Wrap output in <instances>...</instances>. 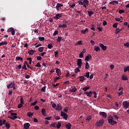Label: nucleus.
<instances>
[{"mask_svg": "<svg viewBox=\"0 0 129 129\" xmlns=\"http://www.w3.org/2000/svg\"><path fill=\"white\" fill-rule=\"evenodd\" d=\"M107 119L108 123H110V124H111L112 125H113L115 123H117V121L114 120L113 116H109Z\"/></svg>", "mask_w": 129, "mask_h": 129, "instance_id": "1", "label": "nucleus"}, {"mask_svg": "<svg viewBox=\"0 0 129 129\" xmlns=\"http://www.w3.org/2000/svg\"><path fill=\"white\" fill-rule=\"evenodd\" d=\"M61 116L63 117V118H64V119L67 120L68 118V114L66 113V112L64 111H61L60 114Z\"/></svg>", "mask_w": 129, "mask_h": 129, "instance_id": "2", "label": "nucleus"}, {"mask_svg": "<svg viewBox=\"0 0 129 129\" xmlns=\"http://www.w3.org/2000/svg\"><path fill=\"white\" fill-rule=\"evenodd\" d=\"M104 122V119H100L99 121H97L96 122V125H97L98 126H101L102 125H103Z\"/></svg>", "mask_w": 129, "mask_h": 129, "instance_id": "3", "label": "nucleus"}, {"mask_svg": "<svg viewBox=\"0 0 129 129\" xmlns=\"http://www.w3.org/2000/svg\"><path fill=\"white\" fill-rule=\"evenodd\" d=\"M62 106L61 103H57L56 107L55 108L56 110H62Z\"/></svg>", "mask_w": 129, "mask_h": 129, "instance_id": "4", "label": "nucleus"}, {"mask_svg": "<svg viewBox=\"0 0 129 129\" xmlns=\"http://www.w3.org/2000/svg\"><path fill=\"white\" fill-rule=\"evenodd\" d=\"M11 116H13V117H10V118H11L12 119H15L16 118H17V113H16V112H11Z\"/></svg>", "mask_w": 129, "mask_h": 129, "instance_id": "5", "label": "nucleus"}, {"mask_svg": "<svg viewBox=\"0 0 129 129\" xmlns=\"http://www.w3.org/2000/svg\"><path fill=\"white\" fill-rule=\"evenodd\" d=\"M77 65L79 68H81L82 65V59H78Z\"/></svg>", "mask_w": 129, "mask_h": 129, "instance_id": "6", "label": "nucleus"}, {"mask_svg": "<svg viewBox=\"0 0 129 129\" xmlns=\"http://www.w3.org/2000/svg\"><path fill=\"white\" fill-rule=\"evenodd\" d=\"M7 32H11V34H12V36H14L15 35V31L14 28H10V29H9V30H8Z\"/></svg>", "mask_w": 129, "mask_h": 129, "instance_id": "7", "label": "nucleus"}, {"mask_svg": "<svg viewBox=\"0 0 129 129\" xmlns=\"http://www.w3.org/2000/svg\"><path fill=\"white\" fill-rule=\"evenodd\" d=\"M62 14H56L55 17H54V19L56 20H59V19H60L62 18Z\"/></svg>", "mask_w": 129, "mask_h": 129, "instance_id": "8", "label": "nucleus"}, {"mask_svg": "<svg viewBox=\"0 0 129 129\" xmlns=\"http://www.w3.org/2000/svg\"><path fill=\"white\" fill-rule=\"evenodd\" d=\"M99 114L100 115H102V116H103V117L106 118L107 116V114L106 112H105V111H100Z\"/></svg>", "mask_w": 129, "mask_h": 129, "instance_id": "9", "label": "nucleus"}, {"mask_svg": "<svg viewBox=\"0 0 129 129\" xmlns=\"http://www.w3.org/2000/svg\"><path fill=\"white\" fill-rule=\"evenodd\" d=\"M66 127L68 129H71L72 127V124L71 122H67L65 123Z\"/></svg>", "mask_w": 129, "mask_h": 129, "instance_id": "10", "label": "nucleus"}, {"mask_svg": "<svg viewBox=\"0 0 129 129\" xmlns=\"http://www.w3.org/2000/svg\"><path fill=\"white\" fill-rule=\"evenodd\" d=\"M85 93L87 96H89V97H91L93 94V91H87L86 92H85Z\"/></svg>", "mask_w": 129, "mask_h": 129, "instance_id": "11", "label": "nucleus"}, {"mask_svg": "<svg viewBox=\"0 0 129 129\" xmlns=\"http://www.w3.org/2000/svg\"><path fill=\"white\" fill-rule=\"evenodd\" d=\"M122 105L124 107L127 108L129 107V102H128V101H124L122 103Z\"/></svg>", "mask_w": 129, "mask_h": 129, "instance_id": "12", "label": "nucleus"}, {"mask_svg": "<svg viewBox=\"0 0 129 129\" xmlns=\"http://www.w3.org/2000/svg\"><path fill=\"white\" fill-rule=\"evenodd\" d=\"M89 1L88 0H84V8H87V6H88Z\"/></svg>", "mask_w": 129, "mask_h": 129, "instance_id": "13", "label": "nucleus"}, {"mask_svg": "<svg viewBox=\"0 0 129 129\" xmlns=\"http://www.w3.org/2000/svg\"><path fill=\"white\" fill-rule=\"evenodd\" d=\"M63 7V5H61V4H57L56 6V9L57 11H59L60 9Z\"/></svg>", "mask_w": 129, "mask_h": 129, "instance_id": "14", "label": "nucleus"}, {"mask_svg": "<svg viewBox=\"0 0 129 129\" xmlns=\"http://www.w3.org/2000/svg\"><path fill=\"white\" fill-rule=\"evenodd\" d=\"M41 113H42V115L46 116L47 112H46V110L45 108H42Z\"/></svg>", "mask_w": 129, "mask_h": 129, "instance_id": "15", "label": "nucleus"}, {"mask_svg": "<svg viewBox=\"0 0 129 129\" xmlns=\"http://www.w3.org/2000/svg\"><path fill=\"white\" fill-rule=\"evenodd\" d=\"M110 5H118V1H117V0H113V1H110L109 2Z\"/></svg>", "mask_w": 129, "mask_h": 129, "instance_id": "16", "label": "nucleus"}, {"mask_svg": "<svg viewBox=\"0 0 129 129\" xmlns=\"http://www.w3.org/2000/svg\"><path fill=\"white\" fill-rule=\"evenodd\" d=\"M30 126V123H29V122H26L24 124V128H26V129L29 128Z\"/></svg>", "mask_w": 129, "mask_h": 129, "instance_id": "17", "label": "nucleus"}, {"mask_svg": "<svg viewBox=\"0 0 129 129\" xmlns=\"http://www.w3.org/2000/svg\"><path fill=\"white\" fill-rule=\"evenodd\" d=\"M99 46L100 47H101V48H102V50H103L104 51H105L107 49L106 46H104L103 44L100 43Z\"/></svg>", "mask_w": 129, "mask_h": 129, "instance_id": "18", "label": "nucleus"}, {"mask_svg": "<svg viewBox=\"0 0 129 129\" xmlns=\"http://www.w3.org/2000/svg\"><path fill=\"white\" fill-rule=\"evenodd\" d=\"M56 73H57L58 76H60L61 74V70L60 69H59V68H56Z\"/></svg>", "mask_w": 129, "mask_h": 129, "instance_id": "19", "label": "nucleus"}, {"mask_svg": "<svg viewBox=\"0 0 129 129\" xmlns=\"http://www.w3.org/2000/svg\"><path fill=\"white\" fill-rule=\"evenodd\" d=\"M64 39L62 37L58 36L57 37V38L56 39V42L60 43L61 41H63Z\"/></svg>", "mask_w": 129, "mask_h": 129, "instance_id": "20", "label": "nucleus"}, {"mask_svg": "<svg viewBox=\"0 0 129 129\" xmlns=\"http://www.w3.org/2000/svg\"><path fill=\"white\" fill-rule=\"evenodd\" d=\"M81 32L82 34H87L89 32V29L87 28L85 30H82Z\"/></svg>", "mask_w": 129, "mask_h": 129, "instance_id": "21", "label": "nucleus"}, {"mask_svg": "<svg viewBox=\"0 0 129 129\" xmlns=\"http://www.w3.org/2000/svg\"><path fill=\"white\" fill-rule=\"evenodd\" d=\"M92 58V57L91 55H88V56H86L85 61H89V60Z\"/></svg>", "mask_w": 129, "mask_h": 129, "instance_id": "22", "label": "nucleus"}, {"mask_svg": "<svg viewBox=\"0 0 129 129\" xmlns=\"http://www.w3.org/2000/svg\"><path fill=\"white\" fill-rule=\"evenodd\" d=\"M77 89L76 88V87L75 86L72 87V89H70V92H76V91H77Z\"/></svg>", "mask_w": 129, "mask_h": 129, "instance_id": "23", "label": "nucleus"}, {"mask_svg": "<svg viewBox=\"0 0 129 129\" xmlns=\"http://www.w3.org/2000/svg\"><path fill=\"white\" fill-rule=\"evenodd\" d=\"M36 52V51H35V50H30L28 51V54H29V55H33Z\"/></svg>", "mask_w": 129, "mask_h": 129, "instance_id": "24", "label": "nucleus"}, {"mask_svg": "<svg viewBox=\"0 0 129 129\" xmlns=\"http://www.w3.org/2000/svg\"><path fill=\"white\" fill-rule=\"evenodd\" d=\"M94 49L95 50V51H96V52H99V51H100V48H99V47H98V46H95L94 47Z\"/></svg>", "mask_w": 129, "mask_h": 129, "instance_id": "25", "label": "nucleus"}, {"mask_svg": "<svg viewBox=\"0 0 129 129\" xmlns=\"http://www.w3.org/2000/svg\"><path fill=\"white\" fill-rule=\"evenodd\" d=\"M121 80H128V76H127L126 75H122L121 77Z\"/></svg>", "mask_w": 129, "mask_h": 129, "instance_id": "26", "label": "nucleus"}, {"mask_svg": "<svg viewBox=\"0 0 129 129\" xmlns=\"http://www.w3.org/2000/svg\"><path fill=\"white\" fill-rule=\"evenodd\" d=\"M6 122V119H4L3 121L2 119H0V125L1 126L3 125V124H5Z\"/></svg>", "mask_w": 129, "mask_h": 129, "instance_id": "27", "label": "nucleus"}, {"mask_svg": "<svg viewBox=\"0 0 129 129\" xmlns=\"http://www.w3.org/2000/svg\"><path fill=\"white\" fill-rule=\"evenodd\" d=\"M88 13L89 17H92V16L94 14V12H92V11H88Z\"/></svg>", "mask_w": 129, "mask_h": 129, "instance_id": "28", "label": "nucleus"}, {"mask_svg": "<svg viewBox=\"0 0 129 129\" xmlns=\"http://www.w3.org/2000/svg\"><path fill=\"white\" fill-rule=\"evenodd\" d=\"M59 28H67V25L63 24V25H61V24L60 25H59L58 26Z\"/></svg>", "mask_w": 129, "mask_h": 129, "instance_id": "29", "label": "nucleus"}, {"mask_svg": "<svg viewBox=\"0 0 129 129\" xmlns=\"http://www.w3.org/2000/svg\"><path fill=\"white\" fill-rule=\"evenodd\" d=\"M84 0H79L78 1V4L80 5L81 6H84Z\"/></svg>", "mask_w": 129, "mask_h": 129, "instance_id": "30", "label": "nucleus"}, {"mask_svg": "<svg viewBox=\"0 0 129 129\" xmlns=\"http://www.w3.org/2000/svg\"><path fill=\"white\" fill-rule=\"evenodd\" d=\"M61 125V122H60V121H58L57 124V123L56 124V127H57V128H60Z\"/></svg>", "mask_w": 129, "mask_h": 129, "instance_id": "31", "label": "nucleus"}, {"mask_svg": "<svg viewBox=\"0 0 129 129\" xmlns=\"http://www.w3.org/2000/svg\"><path fill=\"white\" fill-rule=\"evenodd\" d=\"M16 60H20V61H23V58H22V57H20L19 56H17L16 57Z\"/></svg>", "mask_w": 129, "mask_h": 129, "instance_id": "32", "label": "nucleus"}, {"mask_svg": "<svg viewBox=\"0 0 129 129\" xmlns=\"http://www.w3.org/2000/svg\"><path fill=\"white\" fill-rule=\"evenodd\" d=\"M8 42L5 41V42H1L0 43V46H3L4 45H7Z\"/></svg>", "mask_w": 129, "mask_h": 129, "instance_id": "33", "label": "nucleus"}, {"mask_svg": "<svg viewBox=\"0 0 129 129\" xmlns=\"http://www.w3.org/2000/svg\"><path fill=\"white\" fill-rule=\"evenodd\" d=\"M128 71L129 72V66H127V67H124V72H127Z\"/></svg>", "mask_w": 129, "mask_h": 129, "instance_id": "34", "label": "nucleus"}, {"mask_svg": "<svg viewBox=\"0 0 129 129\" xmlns=\"http://www.w3.org/2000/svg\"><path fill=\"white\" fill-rule=\"evenodd\" d=\"M85 68L86 69H89L90 68V65L89 64L88 61H87L86 63Z\"/></svg>", "mask_w": 129, "mask_h": 129, "instance_id": "35", "label": "nucleus"}, {"mask_svg": "<svg viewBox=\"0 0 129 129\" xmlns=\"http://www.w3.org/2000/svg\"><path fill=\"white\" fill-rule=\"evenodd\" d=\"M46 88V86H43V87H42V88L41 89V91H43V92H45Z\"/></svg>", "mask_w": 129, "mask_h": 129, "instance_id": "36", "label": "nucleus"}, {"mask_svg": "<svg viewBox=\"0 0 129 129\" xmlns=\"http://www.w3.org/2000/svg\"><path fill=\"white\" fill-rule=\"evenodd\" d=\"M118 23H115V24H113V25H112V27L113 28H116V30L118 27Z\"/></svg>", "mask_w": 129, "mask_h": 129, "instance_id": "37", "label": "nucleus"}, {"mask_svg": "<svg viewBox=\"0 0 129 129\" xmlns=\"http://www.w3.org/2000/svg\"><path fill=\"white\" fill-rule=\"evenodd\" d=\"M85 78L84 76H80V81L83 82L84 81Z\"/></svg>", "mask_w": 129, "mask_h": 129, "instance_id": "38", "label": "nucleus"}, {"mask_svg": "<svg viewBox=\"0 0 129 129\" xmlns=\"http://www.w3.org/2000/svg\"><path fill=\"white\" fill-rule=\"evenodd\" d=\"M38 39H39V41H40L41 42H42L43 41H44V40H45L44 37H39Z\"/></svg>", "mask_w": 129, "mask_h": 129, "instance_id": "39", "label": "nucleus"}, {"mask_svg": "<svg viewBox=\"0 0 129 129\" xmlns=\"http://www.w3.org/2000/svg\"><path fill=\"white\" fill-rule=\"evenodd\" d=\"M54 56H55V58H58V51H55L54 52Z\"/></svg>", "mask_w": 129, "mask_h": 129, "instance_id": "40", "label": "nucleus"}, {"mask_svg": "<svg viewBox=\"0 0 129 129\" xmlns=\"http://www.w3.org/2000/svg\"><path fill=\"white\" fill-rule=\"evenodd\" d=\"M56 124H57V122H53L50 124V126H53V127H56Z\"/></svg>", "mask_w": 129, "mask_h": 129, "instance_id": "41", "label": "nucleus"}, {"mask_svg": "<svg viewBox=\"0 0 129 129\" xmlns=\"http://www.w3.org/2000/svg\"><path fill=\"white\" fill-rule=\"evenodd\" d=\"M34 113L33 112H27V115L28 116H32V115H33Z\"/></svg>", "mask_w": 129, "mask_h": 129, "instance_id": "42", "label": "nucleus"}, {"mask_svg": "<svg viewBox=\"0 0 129 129\" xmlns=\"http://www.w3.org/2000/svg\"><path fill=\"white\" fill-rule=\"evenodd\" d=\"M20 102L22 104V106H23V104H24V98L23 97H21V99H20Z\"/></svg>", "mask_w": 129, "mask_h": 129, "instance_id": "43", "label": "nucleus"}, {"mask_svg": "<svg viewBox=\"0 0 129 129\" xmlns=\"http://www.w3.org/2000/svg\"><path fill=\"white\" fill-rule=\"evenodd\" d=\"M90 87H83V90L85 91L86 92H87V90H88V89H90Z\"/></svg>", "mask_w": 129, "mask_h": 129, "instance_id": "44", "label": "nucleus"}, {"mask_svg": "<svg viewBox=\"0 0 129 129\" xmlns=\"http://www.w3.org/2000/svg\"><path fill=\"white\" fill-rule=\"evenodd\" d=\"M22 69H24V70H27V68L26 67L25 63H24L23 66H22Z\"/></svg>", "mask_w": 129, "mask_h": 129, "instance_id": "45", "label": "nucleus"}, {"mask_svg": "<svg viewBox=\"0 0 129 129\" xmlns=\"http://www.w3.org/2000/svg\"><path fill=\"white\" fill-rule=\"evenodd\" d=\"M120 29H119V28H117L115 30V34H118V33H120Z\"/></svg>", "mask_w": 129, "mask_h": 129, "instance_id": "46", "label": "nucleus"}, {"mask_svg": "<svg viewBox=\"0 0 129 129\" xmlns=\"http://www.w3.org/2000/svg\"><path fill=\"white\" fill-rule=\"evenodd\" d=\"M5 124H6V127H7V128H10V127L11 126L10 123H9L8 122H6Z\"/></svg>", "mask_w": 129, "mask_h": 129, "instance_id": "47", "label": "nucleus"}, {"mask_svg": "<svg viewBox=\"0 0 129 129\" xmlns=\"http://www.w3.org/2000/svg\"><path fill=\"white\" fill-rule=\"evenodd\" d=\"M87 78H89L90 77V72H86V75H85Z\"/></svg>", "mask_w": 129, "mask_h": 129, "instance_id": "48", "label": "nucleus"}, {"mask_svg": "<svg viewBox=\"0 0 129 129\" xmlns=\"http://www.w3.org/2000/svg\"><path fill=\"white\" fill-rule=\"evenodd\" d=\"M44 49V47H41L40 46V48H39V52H43Z\"/></svg>", "mask_w": 129, "mask_h": 129, "instance_id": "49", "label": "nucleus"}, {"mask_svg": "<svg viewBox=\"0 0 129 129\" xmlns=\"http://www.w3.org/2000/svg\"><path fill=\"white\" fill-rule=\"evenodd\" d=\"M47 48H48V49H52V48H53V45H52V44H48Z\"/></svg>", "mask_w": 129, "mask_h": 129, "instance_id": "50", "label": "nucleus"}, {"mask_svg": "<svg viewBox=\"0 0 129 129\" xmlns=\"http://www.w3.org/2000/svg\"><path fill=\"white\" fill-rule=\"evenodd\" d=\"M27 60H28L29 61V64H32V59L31 57L27 58Z\"/></svg>", "mask_w": 129, "mask_h": 129, "instance_id": "51", "label": "nucleus"}, {"mask_svg": "<svg viewBox=\"0 0 129 129\" xmlns=\"http://www.w3.org/2000/svg\"><path fill=\"white\" fill-rule=\"evenodd\" d=\"M80 71H81V70H80V69H79V68L78 67L76 68V69H75V73H78V72H80Z\"/></svg>", "mask_w": 129, "mask_h": 129, "instance_id": "52", "label": "nucleus"}, {"mask_svg": "<svg viewBox=\"0 0 129 129\" xmlns=\"http://www.w3.org/2000/svg\"><path fill=\"white\" fill-rule=\"evenodd\" d=\"M16 83H13L12 84V86H11V88H13V89H16Z\"/></svg>", "mask_w": 129, "mask_h": 129, "instance_id": "53", "label": "nucleus"}, {"mask_svg": "<svg viewBox=\"0 0 129 129\" xmlns=\"http://www.w3.org/2000/svg\"><path fill=\"white\" fill-rule=\"evenodd\" d=\"M36 67H41V65L40 63V62H38L37 64L35 65Z\"/></svg>", "mask_w": 129, "mask_h": 129, "instance_id": "54", "label": "nucleus"}, {"mask_svg": "<svg viewBox=\"0 0 129 129\" xmlns=\"http://www.w3.org/2000/svg\"><path fill=\"white\" fill-rule=\"evenodd\" d=\"M22 68V65L21 64H19V65L16 67V69H21Z\"/></svg>", "mask_w": 129, "mask_h": 129, "instance_id": "55", "label": "nucleus"}, {"mask_svg": "<svg viewBox=\"0 0 129 129\" xmlns=\"http://www.w3.org/2000/svg\"><path fill=\"white\" fill-rule=\"evenodd\" d=\"M37 102H38L37 100H35V101H34V102H32L31 105H36L37 104Z\"/></svg>", "mask_w": 129, "mask_h": 129, "instance_id": "56", "label": "nucleus"}, {"mask_svg": "<svg viewBox=\"0 0 129 129\" xmlns=\"http://www.w3.org/2000/svg\"><path fill=\"white\" fill-rule=\"evenodd\" d=\"M45 119H47V120H50L52 119V116H48L47 117H45Z\"/></svg>", "mask_w": 129, "mask_h": 129, "instance_id": "57", "label": "nucleus"}, {"mask_svg": "<svg viewBox=\"0 0 129 129\" xmlns=\"http://www.w3.org/2000/svg\"><path fill=\"white\" fill-rule=\"evenodd\" d=\"M118 13L119 14H123V13H125V11H124V10H119Z\"/></svg>", "mask_w": 129, "mask_h": 129, "instance_id": "58", "label": "nucleus"}, {"mask_svg": "<svg viewBox=\"0 0 129 129\" xmlns=\"http://www.w3.org/2000/svg\"><path fill=\"white\" fill-rule=\"evenodd\" d=\"M93 93L94 94V97L95 98H96V97H97V92H96V91H93Z\"/></svg>", "mask_w": 129, "mask_h": 129, "instance_id": "59", "label": "nucleus"}, {"mask_svg": "<svg viewBox=\"0 0 129 129\" xmlns=\"http://www.w3.org/2000/svg\"><path fill=\"white\" fill-rule=\"evenodd\" d=\"M12 84H13L12 83H10V84H8V85H7V87H8V89L11 88V87H12Z\"/></svg>", "mask_w": 129, "mask_h": 129, "instance_id": "60", "label": "nucleus"}, {"mask_svg": "<svg viewBox=\"0 0 129 129\" xmlns=\"http://www.w3.org/2000/svg\"><path fill=\"white\" fill-rule=\"evenodd\" d=\"M59 79H60V77H55V78H54V82H57V80H59Z\"/></svg>", "mask_w": 129, "mask_h": 129, "instance_id": "61", "label": "nucleus"}, {"mask_svg": "<svg viewBox=\"0 0 129 129\" xmlns=\"http://www.w3.org/2000/svg\"><path fill=\"white\" fill-rule=\"evenodd\" d=\"M58 34V31H54L53 34V36H56V35H57Z\"/></svg>", "mask_w": 129, "mask_h": 129, "instance_id": "62", "label": "nucleus"}, {"mask_svg": "<svg viewBox=\"0 0 129 129\" xmlns=\"http://www.w3.org/2000/svg\"><path fill=\"white\" fill-rule=\"evenodd\" d=\"M37 59L38 60H42V57L40 56V55H39V56H38L37 57Z\"/></svg>", "mask_w": 129, "mask_h": 129, "instance_id": "63", "label": "nucleus"}, {"mask_svg": "<svg viewBox=\"0 0 129 129\" xmlns=\"http://www.w3.org/2000/svg\"><path fill=\"white\" fill-rule=\"evenodd\" d=\"M64 111L66 113L68 112V110H69V107H65V108H64L63 109Z\"/></svg>", "mask_w": 129, "mask_h": 129, "instance_id": "64", "label": "nucleus"}]
</instances>
